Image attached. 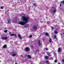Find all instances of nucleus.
I'll list each match as a JSON object with an SVG mask.
<instances>
[{
  "mask_svg": "<svg viewBox=\"0 0 64 64\" xmlns=\"http://www.w3.org/2000/svg\"><path fill=\"white\" fill-rule=\"evenodd\" d=\"M31 46L32 47V48H33V46Z\"/></svg>",
  "mask_w": 64,
  "mask_h": 64,
  "instance_id": "72a5a7b5",
  "label": "nucleus"
},
{
  "mask_svg": "<svg viewBox=\"0 0 64 64\" xmlns=\"http://www.w3.org/2000/svg\"><path fill=\"white\" fill-rule=\"evenodd\" d=\"M56 11V9L55 8H54V9L53 10L52 12L54 13H55Z\"/></svg>",
  "mask_w": 64,
  "mask_h": 64,
  "instance_id": "39448f33",
  "label": "nucleus"
},
{
  "mask_svg": "<svg viewBox=\"0 0 64 64\" xmlns=\"http://www.w3.org/2000/svg\"><path fill=\"white\" fill-rule=\"evenodd\" d=\"M10 33H9V34H10Z\"/></svg>",
  "mask_w": 64,
  "mask_h": 64,
  "instance_id": "4c0bfd02",
  "label": "nucleus"
},
{
  "mask_svg": "<svg viewBox=\"0 0 64 64\" xmlns=\"http://www.w3.org/2000/svg\"><path fill=\"white\" fill-rule=\"evenodd\" d=\"M46 63H47V64H49V61L47 60L46 61Z\"/></svg>",
  "mask_w": 64,
  "mask_h": 64,
  "instance_id": "6ab92c4d",
  "label": "nucleus"
},
{
  "mask_svg": "<svg viewBox=\"0 0 64 64\" xmlns=\"http://www.w3.org/2000/svg\"><path fill=\"white\" fill-rule=\"evenodd\" d=\"M50 53H51V52H48L47 53V54H48V56L49 57H50V56H51V55L50 54Z\"/></svg>",
  "mask_w": 64,
  "mask_h": 64,
  "instance_id": "9d476101",
  "label": "nucleus"
},
{
  "mask_svg": "<svg viewBox=\"0 0 64 64\" xmlns=\"http://www.w3.org/2000/svg\"><path fill=\"white\" fill-rule=\"evenodd\" d=\"M10 36H14L15 37L16 36V35L15 34H10Z\"/></svg>",
  "mask_w": 64,
  "mask_h": 64,
  "instance_id": "f8f14e48",
  "label": "nucleus"
},
{
  "mask_svg": "<svg viewBox=\"0 0 64 64\" xmlns=\"http://www.w3.org/2000/svg\"><path fill=\"white\" fill-rule=\"evenodd\" d=\"M50 60H53V58L52 57H51L50 58Z\"/></svg>",
  "mask_w": 64,
  "mask_h": 64,
  "instance_id": "5701e85b",
  "label": "nucleus"
},
{
  "mask_svg": "<svg viewBox=\"0 0 64 64\" xmlns=\"http://www.w3.org/2000/svg\"><path fill=\"white\" fill-rule=\"evenodd\" d=\"M58 64H60V63H58Z\"/></svg>",
  "mask_w": 64,
  "mask_h": 64,
  "instance_id": "58836bf2",
  "label": "nucleus"
},
{
  "mask_svg": "<svg viewBox=\"0 0 64 64\" xmlns=\"http://www.w3.org/2000/svg\"><path fill=\"white\" fill-rule=\"evenodd\" d=\"M40 63H41V62H40Z\"/></svg>",
  "mask_w": 64,
  "mask_h": 64,
  "instance_id": "a19ab883",
  "label": "nucleus"
},
{
  "mask_svg": "<svg viewBox=\"0 0 64 64\" xmlns=\"http://www.w3.org/2000/svg\"><path fill=\"white\" fill-rule=\"evenodd\" d=\"M0 8L1 9H3V7L2 6H1L0 7Z\"/></svg>",
  "mask_w": 64,
  "mask_h": 64,
  "instance_id": "c85d7f7f",
  "label": "nucleus"
},
{
  "mask_svg": "<svg viewBox=\"0 0 64 64\" xmlns=\"http://www.w3.org/2000/svg\"><path fill=\"white\" fill-rule=\"evenodd\" d=\"M51 28H52V29H53V27H52Z\"/></svg>",
  "mask_w": 64,
  "mask_h": 64,
  "instance_id": "f704fd0d",
  "label": "nucleus"
},
{
  "mask_svg": "<svg viewBox=\"0 0 64 64\" xmlns=\"http://www.w3.org/2000/svg\"><path fill=\"white\" fill-rule=\"evenodd\" d=\"M54 33H55V34H57V33H58V32L56 31H54Z\"/></svg>",
  "mask_w": 64,
  "mask_h": 64,
  "instance_id": "a211bd4d",
  "label": "nucleus"
},
{
  "mask_svg": "<svg viewBox=\"0 0 64 64\" xmlns=\"http://www.w3.org/2000/svg\"><path fill=\"white\" fill-rule=\"evenodd\" d=\"M54 38H56V36L54 35Z\"/></svg>",
  "mask_w": 64,
  "mask_h": 64,
  "instance_id": "bb28decb",
  "label": "nucleus"
},
{
  "mask_svg": "<svg viewBox=\"0 0 64 64\" xmlns=\"http://www.w3.org/2000/svg\"><path fill=\"white\" fill-rule=\"evenodd\" d=\"M8 23L9 24H11V20L10 19H8Z\"/></svg>",
  "mask_w": 64,
  "mask_h": 64,
  "instance_id": "20e7f679",
  "label": "nucleus"
},
{
  "mask_svg": "<svg viewBox=\"0 0 64 64\" xmlns=\"http://www.w3.org/2000/svg\"><path fill=\"white\" fill-rule=\"evenodd\" d=\"M33 5H34V6H36V5L35 4H34Z\"/></svg>",
  "mask_w": 64,
  "mask_h": 64,
  "instance_id": "393cba45",
  "label": "nucleus"
},
{
  "mask_svg": "<svg viewBox=\"0 0 64 64\" xmlns=\"http://www.w3.org/2000/svg\"><path fill=\"white\" fill-rule=\"evenodd\" d=\"M7 32V30H5L4 31L5 33H6V32Z\"/></svg>",
  "mask_w": 64,
  "mask_h": 64,
  "instance_id": "cd10ccee",
  "label": "nucleus"
},
{
  "mask_svg": "<svg viewBox=\"0 0 64 64\" xmlns=\"http://www.w3.org/2000/svg\"><path fill=\"white\" fill-rule=\"evenodd\" d=\"M18 36L20 39H22V38H21L20 37V36H21V35H20V34H19L18 35Z\"/></svg>",
  "mask_w": 64,
  "mask_h": 64,
  "instance_id": "2eb2a0df",
  "label": "nucleus"
},
{
  "mask_svg": "<svg viewBox=\"0 0 64 64\" xmlns=\"http://www.w3.org/2000/svg\"><path fill=\"white\" fill-rule=\"evenodd\" d=\"M45 40V38H44V39H43V41H44V40Z\"/></svg>",
  "mask_w": 64,
  "mask_h": 64,
  "instance_id": "c756f323",
  "label": "nucleus"
},
{
  "mask_svg": "<svg viewBox=\"0 0 64 64\" xmlns=\"http://www.w3.org/2000/svg\"><path fill=\"white\" fill-rule=\"evenodd\" d=\"M51 41H52V40H51V38H50V39L49 40V42L50 43L51 42Z\"/></svg>",
  "mask_w": 64,
  "mask_h": 64,
  "instance_id": "412c9836",
  "label": "nucleus"
},
{
  "mask_svg": "<svg viewBox=\"0 0 64 64\" xmlns=\"http://www.w3.org/2000/svg\"><path fill=\"white\" fill-rule=\"evenodd\" d=\"M46 50H48V49L47 48H45Z\"/></svg>",
  "mask_w": 64,
  "mask_h": 64,
  "instance_id": "7c9ffc66",
  "label": "nucleus"
},
{
  "mask_svg": "<svg viewBox=\"0 0 64 64\" xmlns=\"http://www.w3.org/2000/svg\"><path fill=\"white\" fill-rule=\"evenodd\" d=\"M37 28V26H34L33 27V29L34 30H36Z\"/></svg>",
  "mask_w": 64,
  "mask_h": 64,
  "instance_id": "423d86ee",
  "label": "nucleus"
},
{
  "mask_svg": "<svg viewBox=\"0 0 64 64\" xmlns=\"http://www.w3.org/2000/svg\"><path fill=\"white\" fill-rule=\"evenodd\" d=\"M28 24H26V25L25 26H26V27H28Z\"/></svg>",
  "mask_w": 64,
  "mask_h": 64,
  "instance_id": "4be33fe9",
  "label": "nucleus"
},
{
  "mask_svg": "<svg viewBox=\"0 0 64 64\" xmlns=\"http://www.w3.org/2000/svg\"><path fill=\"white\" fill-rule=\"evenodd\" d=\"M16 54L15 53L12 54V56H13V57H14V56H16Z\"/></svg>",
  "mask_w": 64,
  "mask_h": 64,
  "instance_id": "4468645a",
  "label": "nucleus"
},
{
  "mask_svg": "<svg viewBox=\"0 0 64 64\" xmlns=\"http://www.w3.org/2000/svg\"><path fill=\"white\" fill-rule=\"evenodd\" d=\"M45 59H48V58H49V57L48 56H45Z\"/></svg>",
  "mask_w": 64,
  "mask_h": 64,
  "instance_id": "ddd939ff",
  "label": "nucleus"
},
{
  "mask_svg": "<svg viewBox=\"0 0 64 64\" xmlns=\"http://www.w3.org/2000/svg\"><path fill=\"white\" fill-rule=\"evenodd\" d=\"M28 58H31V56L29 55H28Z\"/></svg>",
  "mask_w": 64,
  "mask_h": 64,
  "instance_id": "f3484780",
  "label": "nucleus"
},
{
  "mask_svg": "<svg viewBox=\"0 0 64 64\" xmlns=\"http://www.w3.org/2000/svg\"><path fill=\"white\" fill-rule=\"evenodd\" d=\"M22 20L24 21L22 22H20L19 23V24H20V25H24L26 23H28V20H29V18L28 17H25L24 16H23L22 18Z\"/></svg>",
  "mask_w": 64,
  "mask_h": 64,
  "instance_id": "f257e3e1",
  "label": "nucleus"
},
{
  "mask_svg": "<svg viewBox=\"0 0 64 64\" xmlns=\"http://www.w3.org/2000/svg\"><path fill=\"white\" fill-rule=\"evenodd\" d=\"M8 38L7 37H4H4H2V40H6Z\"/></svg>",
  "mask_w": 64,
  "mask_h": 64,
  "instance_id": "7ed1b4c3",
  "label": "nucleus"
},
{
  "mask_svg": "<svg viewBox=\"0 0 64 64\" xmlns=\"http://www.w3.org/2000/svg\"><path fill=\"white\" fill-rule=\"evenodd\" d=\"M62 62H64V59L62 60Z\"/></svg>",
  "mask_w": 64,
  "mask_h": 64,
  "instance_id": "2f4dec72",
  "label": "nucleus"
},
{
  "mask_svg": "<svg viewBox=\"0 0 64 64\" xmlns=\"http://www.w3.org/2000/svg\"><path fill=\"white\" fill-rule=\"evenodd\" d=\"M57 60H54V62H55V63H57Z\"/></svg>",
  "mask_w": 64,
  "mask_h": 64,
  "instance_id": "b1692460",
  "label": "nucleus"
},
{
  "mask_svg": "<svg viewBox=\"0 0 64 64\" xmlns=\"http://www.w3.org/2000/svg\"><path fill=\"white\" fill-rule=\"evenodd\" d=\"M56 30H57V31L58 30V29H56Z\"/></svg>",
  "mask_w": 64,
  "mask_h": 64,
  "instance_id": "e433bc0d",
  "label": "nucleus"
},
{
  "mask_svg": "<svg viewBox=\"0 0 64 64\" xmlns=\"http://www.w3.org/2000/svg\"><path fill=\"white\" fill-rule=\"evenodd\" d=\"M15 64H18L17 63H16V62H15Z\"/></svg>",
  "mask_w": 64,
  "mask_h": 64,
  "instance_id": "c9c22d12",
  "label": "nucleus"
},
{
  "mask_svg": "<svg viewBox=\"0 0 64 64\" xmlns=\"http://www.w3.org/2000/svg\"><path fill=\"white\" fill-rule=\"evenodd\" d=\"M64 34V33H63V34Z\"/></svg>",
  "mask_w": 64,
  "mask_h": 64,
  "instance_id": "ea45409f",
  "label": "nucleus"
},
{
  "mask_svg": "<svg viewBox=\"0 0 64 64\" xmlns=\"http://www.w3.org/2000/svg\"><path fill=\"white\" fill-rule=\"evenodd\" d=\"M24 50L25 51H30V49H29V48H25Z\"/></svg>",
  "mask_w": 64,
  "mask_h": 64,
  "instance_id": "f03ea898",
  "label": "nucleus"
},
{
  "mask_svg": "<svg viewBox=\"0 0 64 64\" xmlns=\"http://www.w3.org/2000/svg\"><path fill=\"white\" fill-rule=\"evenodd\" d=\"M61 48H58V52H61Z\"/></svg>",
  "mask_w": 64,
  "mask_h": 64,
  "instance_id": "1a4fd4ad",
  "label": "nucleus"
},
{
  "mask_svg": "<svg viewBox=\"0 0 64 64\" xmlns=\"http://www.w3.org/2000/svg\"><path fill=\"white\" fill-rule=\"evenodd\" d=\"M45 35L46 36H48V35H49V34H48V33H45Z\"/></svg>",
  "mask_w": 64,
  "mask_h": 64,
  "instance_id": "aec40b11",
  "label": "nucleus"
},
{
  "mask_svg": "<svg viewBox=\"0 0 64 64\" xmlns=\"http://www.w3.org/2000/svg\"><path fill=\"white\" fill-rule=\"evenodd\" d=\"M37 28V26H34L33 27V29L34 30H36Z\"/></svg>",
  "mask_w": 64,
  "mask_h": 64,
  "instance_id": "0eeeda50",
  "label": "nucleus"
},
{
  "mask_svg": "<svg viewBox=\"0 0 64 64\" xmlns=\"http://www.w3.org/2000/svg\"><path fill=\"white\" fill-rule=\"evenodd\" d=\"M37 52H38V51H39V50H38V49L37 50Z\"/></svg>",
  "mask_w": 64,
  "mask_h": 64,
  "instance_id": "473e14b6",
  "label": "nucleus"
},
{
  "mask_svg": "<svg viewBox=\"0 0 64 64\" xmlns=\"http://www.w3.org/2000/svg\"><path fill=\"white\" fill-rule=\"evenodd\" d=\"M32 37V35H30L29 36V37L30 38H31V37Z\"/></svg>",
  "mask_w": 64,
  "mask_h": 64,
  "instance_id": "a878e982",
  "label": "nucleus"
},
{
  "mask_svg": "<svg viewBox=\"0 0 64 64\" xmlns=\"http://www.w3.org/2000/svg\"><path fill=\"white\" fill-rule=\"evenodd\" d=\"M62 3L64 4V0L62 2L60 3V6H61V5H62Z\"/></svg>",
  "mask_w": 64,
  "mask_h": 64,
  "instance_id": "9b49d317",
  "label": "nucleus"
},
{
  "mask_svg": "<svg viewBox=\"0 0 64 64\" xmlns=\"http://www.w3.org/2000/svg\"><path fill=\"white\" fill-rule=\"evenodd\" d=\"M7 46L6 45H4L3 46V48L5 49V48Z\"/></svg>",
  "mask_w": 64,
  "mask_h": 64,
  "instance_id": "dca6fc26",
  "label": "nucleus"
},
{
  "mask_svg": "<svg viewBox=\"0 0 64 64\" xmlns=\"http://www.w3.org/2000/svg\"><path fill=\"white\" fill-rule=\"evenodd\" d=\"M38 43L39 46H40L41 44L40 43V40H38Z\"/></svg>",
  "mask_w": 64,
  "mask_h": 64,
  "instance_id": "6e6552de",
  "label": "nucleus"
}]
</instances>
